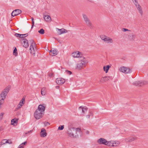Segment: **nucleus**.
<instances>
[{
    "label": "nucleus",
    "instance_id": "50",
    "mask_svg": "<svg viewBox=\"0 0 148 148\" xmlns=\"http://www.w3.org/2000/svg\"><path fill=\"white\" fill-rule=\"evenodd\" d=\"M23 36H24V38L28 36V34H23Z\"/></svg>",
    "mask_w": 148,
    "mask_h": 148
},
{
    "label": "nucleus",
    "instance_id": "6",
    "mask_svg": "<svg viewBox=\"0 0 148 148\" xmlns=\"http://www.w3.org/2000/svg\"><path fill=\"white\" fill-rule=\"evenodd\" d=\"M147 84L148 82L145 81H137L134 82V83H133V84L136 86H140L144 85Z\"/></svg>",
    "mask_w": 148,
    "mask_h": 148
},
{
    "label": "nucleus",
    "instance_id": "40",
    "mask_svg": "<svg viewBox=\"0 0 148 148\" xmlns=\"http://www.w3.org/2000/svg\"><path fill=\"white\" fill-rule=\"evenodd\" d=\"M33 132V130H31L29 131H28L27 132L25 133V134H27V135H28L30 133H32Z\"/></svg>",
    "mask_w": 148,
    "mask_h": 148
},
{
    "label": "nucleus",
    "instance_id": "28",
    "mask_svg": "<svg viewBox=\"0 0 148 148\" xmlns=\"http://www.w3.org/2000/svg\"><path fill=\"white\" fill-rule=\"evenodd\" d=\"M38 32L40 34H43L45 33V31L43 29H41L40 30L38 31Z\"/></svg>",
    "mask_w": 148,
    "mask_h": 148
},
{
    "label": "nucleus",
    "instance_id": "33",
    "mask_svg": "<svg viewBox=\"0 0 148 148\" xmlns=\"http://www.w3.org/2000/svg\"><path fill=\"white\" fill-rule=\"evenodd\" d=\"M100 82H106V79L105 78V77H102L100 80Z\"/></svg>",
    "mask_w": 148,
    "mask_h": 148
},
{
    "label": "nucleus",
    "instance_id": "15",
    "mask_svg": "<svg viewBox=\"0 0 148 148\" xmlns=\"http://www.w3.org/2000/svg\"><path fill=\"white\" fill-rule=\"evenodd\" d=\"M80 52L77 51L73 53L72 55L74 58L81 57V56H80Z\"/></svg>",
    "mask_w": 148,
    "mask_h": 148
},
{
    "label": "nucleus",
    "instance_id": "5",
    "mask_svg": "<svg viewBox=\"0 0 148 148\" xmlns=\"http://www.w3.org/2000/svg\"><path fill=\"white\" fill-rule=\"evenodd\" d=\"M44 114L43 112L36 110L34 113V116L36 119H39L42 117Z\"/></svg>",
    "mask_w": 148,
    "mask_h": 148
},
{
    "label": "nucleus",
    "instance_id": "41",
    "mask_svg": "<svg viewBox=\"0 0 148 148\" xmlns=\"http://www.w3.org/2000/svg\"><path fill=\"white\" fill-rule=\"evenodd\" d=\"M134 4L135 5V6L136 8H137L138 6H140V5L139 4H138V2H136V3H134Z\"/></svg>",
    "mask_w": 148,
    "mask_h": 148
},
{
    "label": "nucleus",
    "instance_id": "20",
    "mask_svg": "<svg viewBox=\"0 0 148 148\" xmlns=\"http://www.w3.org/2000/svg\"><path fill=\"white\" fill-rule=\"evenodd\" d=\"M44 18L45 21H51V18L48 15H45L44 16Z\"/></svg>",
    "mask_w": 148,
    "mask_h": 148
},
{
    "label": "nucleus",
    "instance_id": "13",
    "mask_svg": "<svg viewBox=\"0 0 148 148\" xmlns=\"http://www.w3.org/2000/svg\"><path fill=\"white\" fill-rule=\"evenodd\" d=\"M36 110L44 113L45 110V107L41 105H40L38 107V108Z\"/></svg>",
    "mask_w": 148,
    "mask_h": 148
},
{
    "label": "nucleus",
    "instance_id": "37",
    "mask_svg": "<svg viewBox=\"0 0 148 148\" xmlns=\"http://www.w3.org/2000/svg\"><path fill=\"white\" fill-rule=\"evenodd\" d=\"M22 106H21L18 104L17 106V107L16 108L15 110H17L21 108Z\"/></svg>",
    "mask_w": 148,
    "mask_h": 148
},
{
    "label": "nucleus",
    "instance_id": "48",
    "mask_svg": "<svg viewBox=\"0 0 148 148\" xmlns=\"http://www.w3.org/2000/svg\"><path fill=\"white\" fill-rule=\"evenodd\" d=\"M3 130V127L2 126L0 127V131H2Z\"/></svg>",
    "mask_w": 148,
    "mask_h": 148
},
{
    "label": "nucleus",
    "instance_id": "45",
    "mask_svg": "<svg viewBox=\"0 0 148 148\" xmlns=\"http://www.w3.org/2000/svg\"><path fill=\"white\" fill-rule=\"evenodd\" d=\"M18 148H24V146L23 145H22V144H21L18 147Z\"/></svg>",
    "mask_w": 148,
    "mask_h": 148
},
{
    "label": "nucleus",
    "instance_id": "9",
    "mask_svg": "<svg viewBox=\"0 0 148 148\" xmlns=\"http://www.w3.org/2000/svg\"><path fill=\"white\" fill-rule=\"evenodd\" d=\"M109 142L110 143L108 146H112V147L117 146L120 143V142L118 141H110Z\"/></svg>",
    "mask_w": 148,
    "mask_h": 148
},
{
    "label": "nucleus",
    "instance_id": "32",
    "mask_svg": "<svg viewBox=\"0 0 148 148\" xmlns=\"http://www.w3.org/2000/svg\"><path fill=\"white\" fill-rule=\"evenodd\" d=\"M72 129L73 130V131H74L76 133V132L78 131V132H80V129L79 128H77L76 129V130H75V129L74 128H72Z\"/></svg>",
    "mask_w": 148,
    "mask_h": 148
},
{
    "label": "nucleus",
    "instance_id": "44",
    "mask_svg": "<svg viewBox=\"0 0 148 148\" xmlns=\"http://www.w3.org/2000/svg\"><path fill=\"white\" fill-rule=\"evenodd\" d=\"M122 31L123 32H126V31H130V30L128 29H126V28H123Z\"/></svg>",
    "mask_w": 148,
    "mask_h": 148
},
{
    "label": "nucleus",
    "instance_id": "49",
    "mask_svg": "<svg viewBox=\"0 0 148 148\" xmlns=\"http://www.w3.org/2000/svg\"><path fill=\"white\" fill-rule=\"evenodd\" d=\"M27 143V142L26 141L24 143H22L21 144H22V145H23L24 146V145H26V144Z\"/></svg>",
    "mask_w": 148,
    "mask_h": 148
},
{
    "label": "nucleus",
    "instance_id": "30",
    "mask_svg": "<svg viewBox=\"0 0 148 148\" xmlns=\"http://www.w3.org/2000/svg\"><path fill=\"white\" fill-rule=\"evenodd\" d=\"M45 88H43L42 89L41 91V93L42 95H45Z\"/></svg>",
    "mask_w": 148,
    "mask_h": 148
},
{
    "label": "nucleus",
    "instance_id": "12",
    "mask_svg": "<svg viewBox=\"0 0 148 148\" xmlns=\"http://www.w3.org/2000/svg\"><path fill=\"white\" fill-rule=\"evenodd\" d=\"M22 40L23 41V46L25 48L28 47L29 46L28 40L26 38L23 39Z\"/></svg>",
    "mask_w": 148,
    "mask_h": 148
},
{
    "label": "nucleus",
    "instance_id": "43",
    "mask_svg": "<svg viewBox=\"0 0 148 148\" xmlns=\"http://www.w3.org/2000/svg\"><path fill=\"white\" fill-rule=\"evenodd\" d=\"M14 36L17 37H19L20 36V34H19L16 33L15 34Z\"/></svg>",
    "mask_w": 148,
    "mask_h": 148
},
{
    "label": "nucleus",
    "instance_id": "17",
    "mask_svg": "<svg viewBox=\"0 0 148 148\" xmlns=\"http://www.w3.org/2000/svg\"><path fill=\"white\" fill-rule=\"evenodd\" d=\"M50 54L52 56H55L57 54V51L56 49H54L53 50H50L49 51Z\"/></svg>",
    "mask_w": 148,
    "mask_h": 148
},
{
    "label": "nucleus",
    "instance_id": "10",
    "mask_svg": "<svg viewBox=\"0 0 148 148\" xmlns=\"http://www.w3.org/2000/svg\"><path fill=\"white\" fill-rule=\"evenodd\" d=\"M137 139V137L136 136H131L128 138H125V141L126 142H132Z\"/></svg>",
    "mask_w": 148,
    "mask_h": 148
},
{
    "label": "nucleus",
    "instance_id": "34",
    "mask_svg": "<svg viewBox=\"0 0 148 148\" xmlns=\"http://www.w3.org/2000/svg\"><path fill=\"white\" fill-rule=\"evenodd\" d=\"M25 98L24 97H23L21 100L20 101V102L22 103H24L25 102Z\"/></svg>",
    "mask_w": 148,
    "mask_h": 148
},
{
    "label": "nucleus",
    "instance_id": "51",
    "mask_svg": "<svg viewBox=\"0 0 148 148\" xmlns=\"http://www.w3.org/2000/svg\"><path fill=\"white\" fill-rule=\"evenodd\" d=\"M49 125V123L47 122L45 123V126H47Z\"/></svg>",
    "mask_w": 148,
    "mask_h": 148
},
{
    "label": "nucleus",
    "instance_id": "38",
    "mask_svg": "<svg viewBox=\"0 0 148 148\" xmlns=\"http://www.w3.org/2000/svg\"><path fill=\"white\" fill-rule=\"evenodd\" d=\"M32 28L34 25V18L32 17Z\"/></svg>",
    "mask_w": 148,
    "mask_h": 148
},
{
    "label": "nucleus",
    "instance_id": "26",
    "mask_svg": "<svg viewBox=\"0 0 148 148\" xmlns=\"http://www.w3.org/2000/svg\"><path fill=\"white\" fill-rule=\"evenodd\" d=\"M18 121V119L16 118L12 119L11 121V122L12 123H12V124L13 125L14 123H16Z\"/></svg>",
    "mask_w": 148,
    "mask_h": 148
},
{
    "label": "nucleus",
    "instance_id": "46",
    "mask_svg": "<svg viewBox=\"0 0 148 148\" xmlns=\"http://www.w3.org/2000/svg\"><path fill=\"white\" fill-rule=\"evenodd\" d=\"M62 30L63 31V32H64V33H66L67 32V30L66 29H65L64 28H62Z\"/></svg>",
    "mask_w": 148,
    "mask_h": 148
},
{
    "label": "nucleus",
    "instance_id": "1",
    "mask_svg": "<svg viewBox=\"0 0 148 148\" xmlns=\"http://www.w3.org/2000/svg\"><path fill=\"white\" fill-rule=\"evenodd\" d=\"M81 61L79 62L77 64L76 69L78 70H79L84 69V67L86 66L85 58L83 57H82Z\"/></svg>",
    "mask_w": 148,
    "mask_h": 148
},
{
    "label": "nucleus",
    "instance_id": "3",
    "mask_svg": "<svg viewBox=\"0 0 148 148\" xmlns=\"http://www.w3.org/2000/svg\"><path fill=\"white\" fill-rule=\"evenodd\" d=\"M29 41L31 43L29 49V50L30 51V52L34 56H35V51L37 50L36 47L35 46L34 47V45H35V43H34V41L32 40H30Z\"/></svg>",
    "mask_w": 148,
    "mask_h": 148
},
{
    "label": "nucleus",
    "instance_id": "52",
    "mask_svg": "<svg viewBox=\"0 0 148 148\" xmlns=\"http://www.w3.org/2000/svg\"><path fill=\"white\" fill-rule=\"evenodd\" d=\"M132 1L134 3L136 2H138L137 0H134V1Z\"/></svg>",
    "mask_w": 148,
    "mask_h": 148
},
{
    "label": "nucleus",
    "instance_id": "35",
    "mask_svg": "<svg viewBox=\"0 0 148 148\" xmlns=\"http://www.w3.org/2000/svg\"><path fill=\"white\" fill-rule=\"evenodd\" d=\"M4 114V113L3 112L1 113L0 114V121L2 120Z\"/></svg>",
    "mask_w": 148,
    "mask_h": 148
},
{
    "label": "nucleus",
    "instance_id": "53",
    "mask_svg": "<svg viewBox=\"0 0 148 148\" xmlns=\"http://www.w3.org/2000/svg\"><path fill=\"white\" fill-rule=\"evenodd\" d=\"M86 133L87 134H89V132L88 131H86Z\"/></svg>",
    "mask_w": 148,
    "mask_h": 148
},
{
    "label": "nucleus",
    "instance_id": "18",
    "mask_svg": "<svg viewBox=\"0 0 148 148\" xmlns=\"http://www.w3.org/2000/svg\"><path fill=\"white\" fill-rule=\"evenodd\" d=\"M138 11L139 13L141 15H143V12L142 10V8L140 6H138V7L136 8Z\"/></svg>",
    "mask_w": 148,
    "mask_h": 148
},
{
    "label": "nucleus",
    "instance_id": "14",
    "mask_svg": "<svg viewBox=\"0 0 148 148\" xmlns=\"http://www.w3.org/2000/svg\"><path fill=\"white\" fill-rule=\"evenodd\" d=\"M40 134L41 136L43 137H44L47 136V133L45 129L42 128L41 129Z\"/></svg>",
    "mask_w": 148,
    "mask_h": 148
},
{
    "label": "nucleus",
    "instance_id": "23",
    "mask_svg": "<svg viewBox=\"0 0 148 148\" xmlns=\"http://www.w3.org/2000/svg\"><path fill=\"white\" fill-rule=\"evenodd\" d=\"M79 109H82V112L84 113L87 110V108L85 106L84 107L81 106L79 107Z\"/></svg>",
    "mask_w": 148,
    "mask_h": 148
},
{
    "label": "nucleus",
    "instance_id": "31",
    "mask_svg": "<svg viewBox=\"0 0 148 148\" xmlns=\"http://www.w3.org/2000/svg\"><path fill=\"white\" fill-rule=\"evenodd\" d=\"M17 50L16 48H15L13 51V54L15 56H16L17 55Z\"/></svg>",
    "mask_w": 148,
    "mask_h": 148
},
{
    "label": "nucleus",
    "instance_id": "25",
    "mask_svg": "<svg viewBox=\"0 0 148 148\" xmlns=\"http://www.w3.org/2000/svg\"><path fill=\"white\" fill-rule=\"evenodd\" d=\"M135 35H130L129 36V38L131 40H134L135 38Z\"/></svg>",
    "mask_w": 148,
    "mask_h": 148
},
{
    "label": "nucleus",
    "instance_id": "47",
    "mask_svg": "<svg viewBox=\"0 0 148 148\" xmlns=\"http://www.w3.org/2000/svg\"><path fill=\"white\" fill-rule=\"evenodd\" d=\"M20 36L19 38H24V36H23V34H20Z\"/></svg>",
    "mask_w": 148,
    "mask_h": 148
},
{
    "label": "nucleus",
    "instance_id": "22",
    "mask_svg": "<svg viewBox=\"0 0 148 148\" xmlns=\"http://www.w3.org/2000/svg\"><path fill=\"white\" fill-rule=\"evenodd\" d=\"M110 67V66L109 65H107L106 66H104L103 67L104 71H105L106 73H107Z\"/></svg>",
    "mask_w": 148,
    "mask_h": 148
},
{
    "label": "nucleus",
    "instance_id": "4",
    "mask_svg": "<svg viewBox=\"0 0 148 148\" xmlns=\"http://www.w3.org/2000/svg\"><path fill=\"white\" fill-rule=\"evenodd\" d=\"M119 70L121 72L125 73H130L132 72L131 70L129 68L126 67L122 66L119 69Z\"/></svg>",
    "mask_w": 148,
    "mask_h": 148
},
{
    "label": "nucleus",
    "instance_id": "36",
    "mask_svg": "<svg viewBox=\"0 0 148 148\" xmlns=\"http://www.w3.org/2000/svg\"><path fill=\"white\" fill-rule=\"evenodd\" d=\"M64 128V125H60L58 127V129L60 130H62Z\"/></svg>",
    "mask_w": 148,
    "mask_h": 148
},
{
    "label": "nucleus",
    "instance_id": "16",
    "mask_svg": "<svg viewBox=\"0 0 148 148\" xmlns=\"http://www.w3.org/2000/svg\"><path fill=\"white\" fill-rule=\"evenodd\" d=\"M113 39L107 37L105 41V42L108 44L112 43L113 42Z\"/></svg>",
    "mask_w": 148,
    "mask_h": 148
},
{
    "label": "nucleus",
    "instance_id": "2",
    "mask_svg": "<svg viewBox=\"0 0 148 148\" xmlns=\"http://www.w3.org/2000/svg\"><path fill=\"white\" fill-rule=\"evenodd\" d=\"M82 16L86 25L90 28H92L93 26L92 24L87 15L84 14H82Z\"/></svg>",
    "mask_w": 148,
    "mask_h": 148
},
{
    "label": "nucleus",
    "instance_id": "39",
    "mask_svg": "<svg viewBox=\"0 0 148 148\" xmlns=\"http://www.w3.org/2000/svg\"><path fill=\"white\" fill-rule=\"evenodd\" d=\"M90 114L86 116V117L88 119H89L90 116H92L93 114H92V113L91 112H90Z\"/></svg>",
    "mask_w": 148,
    "mask_h": 148
},
{
    "label": "nucleus",
    "instance_id": "8",
    "mask_svg": "<svg viewBox=\"0 0 148 148\" xmlns=\"http://www.w3.org/2000/svg\"><path fill=\"white\" fill-rule=\"evenodd\" d=\"M21 12L22 11L20 10L16 9L13 11L11 13V15L14 17L20 14Z\"/></svg>",
    "mask_w": 148,
    "mask_h": 148
},
{
    "label": "nucleus",
    "instance_id": "21",
    "mask_svg": "<svg viewBox=\"0 0 148 148\" xmlns=\"http://www.w3.org/2000/svg\"><path fill=\"white\" fill-rule=\"evenodd\" d=\"M8 143L9 144H10L11 143V142L10 143L8 142V140H7L6 139H3L0 143V145H3L5 143Z\"/></svg>",
    "mask_w": 148,
    "mask_h": 148
},
{
    "label": "nucleus",
    "instance_id": "56",
    "mask_svg": "<svg viewBox=\"0 0 148 148\" xmlns=\"http://www.w3.org/2000/svg\"><path fill=\"white\" fill-rule=\"evenodd\" d=\"M57 88H58L59 87V86H57H57H56V88H57Z\"/></svg>",
    "mask_w": 148,
    "mask_h": 148
},
{
    "label": "nucleus",
    "instance_id": "54",
    "mask_svg": "<svg viewBox=\"0 0 148 148\" xmlns=\"http://www.w3.org/2000/svg\"><path fill=\"white\" fill-rule=\"evenodd\" d=\"M23 103H22L20 102V103H19V104H20V105L22 106L23 105Z\"/></svg>",
    "mask_w": 148,
    "mask_h": 148
},
{
    "label": "nucleus",
    "instance_id": "27",
    "mask_svg": "<svg viewBox=\"0 0 148 148\" xmlns=\"http://www.w3.org/2000/svg\"><path fill=\"white\" fill-rule=\"evenodd\" d=\"M58 29V34H62L64 33V32H63V31L62 30V28L61 29Z\"/></svg>",
    "mask_w": 148,
    "mask_h": 148
},
{
    "label": "nucleus",
    "instance_id": "55",
    "mask_svg": "<svg viewBox=\"0 0 148 148\" xmlns=\"http://www.w3.org/2000/svg\"><path fill=\"white\" fill-rule=\"evenodd\" d=\"M57 88H58L59 87V86H57H57H56V88H57Z\"/></svg>",
    "mask_w": 148,
    "mask_h": 148
},
{
    "label": "nucleus",
    "instance_id": "24",
    "mask_svg": "<svg viewBox=\"0 0 148 148\" xmlns=\"http://www.w3.org/2000/svg\"><path fill=\"white\" fill-rule=\"evenodd\" d=\"M107 37L108 36H107L105 35H101L100 36V37L101 38V39L102 40H103L104 42L105 41V40Z\"/></svg>",
    "mask_w": 148,
    "mask_h": 148
},
{
    "label": "nucleus",
    "instance_id": "29",
    "mask_svg": "<svg viewBox=\"0 0 148 148\" xmlns=\"http://www.w3.org/2000/svg\"><path fill=\"white\" fill-rule=\"evenodd\" d=\"M105 77L106 81L110 80V79H112V76H108Z\"/></svg>",
    "mask_w": 148,
    "mask_h": 148
},
{
    "label": "nucleus",
    "instance_id": "11",
    "mask_svg": "<svg viewBox=\"0 0 148 148\" xmlns=\"http://www.w3.org/2000/svg\"><path fill=\"white\" fill-rule=\"evenodd\" d=\"M65 80L62 78H58L56 80V82L58 85H62L65 82Z\"/></svg>",
    "mask_w": 148,
    "mask_h": 148
},
{
    "label": "nucleus",
    "instance_id": "7",
    "mask_svg": "<svg viewBox=\"0 0 148 148\" xmlns=\"http://www.w3.org/2000/svg\"><path fill=\"white\" fill-rule=\"evenodd\" d=\"M97 142L99 144H103L106 145L108 146L110 145L109 141H108L105 139L103 138H100L97 140Z\"/></svg>",
    "mask_w": 148,
    "mask_h": 148
},
{
    "label": "nucleus",
    "instance_id": "19",
    "mask_svg": "<svg viewBox=\"0 0 148 148\" xmlns=\"http://www.w3.org/2000/svg\"><path fill=\"white\" fill-rule=\"evenodd\" d=\"M67 133L69 136L71 137L74 138L75 137L74 133L72 132L71 129H69V131Z\"/></svg>",
    "mask_w": 148,
    "mask_h": 148
},
{
    "label": "nucleus",
    "instance_id": "42",
    "mask_svg": "<svg viewBox=\"0 0 148 148\" xmlns=\"http://www.w3.org/2000/svg\"><path fill=\"white\" fill-rule=\"evenodd\" d=\"M66 72L69 75H70L72 74V72L71 71H69L68 70L66 71Z\"/></svg>",
    "mask_w": 148,
    "mask_h": 148
}]
</instances>
